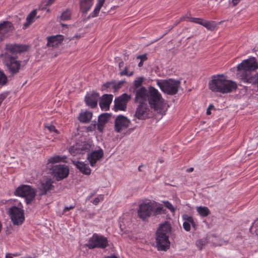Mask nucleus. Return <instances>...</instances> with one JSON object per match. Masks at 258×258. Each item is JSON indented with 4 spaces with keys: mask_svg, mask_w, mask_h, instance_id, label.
<instances>
[{
    "mask_svg": "<svg viewBox=\"0 0 258 258\" xmlns=\"http://www.w3.org/2000/svg\"><path fill=\"white\" fill-rule=\"evenodd\" d=\"M7 77L3 71L0 70V84L2 85H5L7 84Z\"/></svg>",
    "mask_w": 258,
    "mask_h": 258,
    "instance_id": "obj_35",
    "label": "nucleus"
},
{
    "mask_svg": "<svg viewBox=\"0 0 258 258\" xmlns=\"http://www.w3.org/2000/svg\"><path fill=\"white\" fill-rule=\"evenodd\" d=\"M128 67L126 66L125 67L124 69L120 72V73H119L120 75V76H133L134 75V72L132 71V72H129L128 71Z\"/></svg>",
    "mask_w": 258,
    "mask_h": 258,
    "instance_id": "obj_38",
    "label": "nucleus"
},
{
    "mask_svg": "<svg viewBox=\"0 0 258 258\" xmlns=\"http://www.w3.org/2000/svg\"><path fill=\"white\" fill-rule=\"evenodd\" d=\"M63 40V36L61 35L52 36L47 38V46L48 47H57Z\"/></svg>",
    "mask_w": 258,
    "mask_h": 258,
    "instance_id": "obj_26",
    "label": "nucleus"
},
{
    "mask_svg": "<svg viewBox=\"0 0 258 258\" xmlns=\"http://www.w3.org/2000/svg\"><path fill=\"white\" fill-rule=\"evenodd\" d=\"M62 26H66V25L62 24Z\"/></svg>",
    "mask_w": 258,
    "mask_h": 258,
    "instance_id": "obj_60",
    "label": "nucleus"
},
{
    "mask_svg": "<svg viewBox=\"0 0 258 258\" xmlns=\"http://www.w3.org/2000/svg\"><path fill=\"white\" fill-rule=\"evenodd\" d=\"M188 18H189V17H187L186 16H183L181 18H180L179 19V20H177L175 21V24H174V25L172 27L171 29L172 28H173L174 26H176L177 24H178L180 22H181V21L185 20V19H188L189 20V19Z\"/></svg>",
    "mask_w": 258,
    "mask_h": 258,
    "instance_id": "obj_45",
    "label": "nucleus"
},
{
    "mask_svg": "<svg viewBox=\"0 0 258 258\" xmlns=\"http://www.w3.org/2000/svg\"><path fill=\"white\" fill-rule=\"evenodd\" d=\"M239 2L238 0H232V3L233 6H236L239 3Z\"/></svg>",
    "mask_w": 258,
    "mask_h": 258,
    "instance_id": "obj_49",
    "label": "nucleus"
},
{
    "mask_svg": "<svg viewBox=\"0 0 258 258\" xmlns=\"http://www.w3.org/2000/svg\"><path fill=\"white\" fill-rule=\"evenodd\" d=\"M124 81H121L118 82L117 83H115L114 81V84H113V88L114 90H116L118 89H119L123 84L124 83Z\"/></svg>",
    "mask_w": 258,
    "mask_h": 258,
    "instance_id": "obj_39",
    "label": "nucleus"
},
{
    "mask_svg": "<svg viewBox=\"0 0 258 258\" xmlns=\"http://www.w3.org/2000/svg\"><path fill=\"white\" fill-rule=\"evenodd\" d=\"M164 213V210L161 207H158L155 209L154 215H158Z\"/></svg>",
    "mask_w": 258,
    "mask_h": 258,
    "instance_id": "obj_40",
    "label": "nucleus"
},
{
    "mask_svg": "<svg viewBox=\"0 0 258 258\" xmlns=\"http://www.w3.org/2000/svg\"><path fill=\"white\" fill-rule=\"evenodd\" d=\"M137 58L138 59L140 58L141 60H142V61H143L147 60V57L146 56V54H143V55L138 56Z\"/></svg>",
    "mask_w": 258,
    "mask_h": 258,
    "instance_id": "obj_47",
    "label": "nucleus"
},
{
    "mask_svg": "<svg viewBox=\"0 0 258 258\" xmlns=\"http://www.w3.org/2000/svg\"><path fill=\"white\" fill-rule=\"evenodd\" d=\"M113 84H114V81L107 82L103 85V87H105V88H109L111 85L113 86Z\"/></svg>",
    "mask_w": 258,
    "mask_h": 258,
    "instance_id": "obj_46",
    "label": "nucleus"
},
{
    "mask_svg": "<svg viewBox=\"0 0 258 258\" xmlns=\"http://www.w3.org/2000/svg\"><path fill=\"white\" fill-rule=\"evenodd\" d=\"M205 244V241L204 240L200 239L196 242V245L199 247L200 250H201L203 246Z\"/></svg>",
    "mask_w": 258,
    "mask_h": 258,
    "instance_id": "obj_41",
    "label": "nucleus"
},
{
    "mask_svg": "<svg viewBox=\"0 0 258 258\" xmlns=\"http://www.w3.org/2000/svg\"><path fill=\"white\" fill-rule=\"evenodd\" d=\"M244 82L250 83L252 85H255L257 86V90L258 91V74H255L250 78H248V80Z\"/></svg>",
    "mask_w": 258,
    "mask_h": 258,
    "instance_id": "obj_34",
    "label": "nucleus"
},
{
    "mask_svg": "<svg viewBox=\"0 0 258 258\" xmlns=\"http://www.w3.org/2000/svg\"><path fill=\"white\" fill-rule=\"evenodd\" d=\"M143 61H142V60H141L140 62L139 63L138 66H139V67H141L143 66Z\"/></svg>",
    "mask_w": 258,
    "mask_h": 258,
    "instance_id": "obj_55",
    "label": "nucleus"
},
{
    "mask_svg": "<svg viewBox=\"0 0 258 258\" xmlns=\"http://www.w3.org/2000/svg\"><path fill=\"white\" fill-rule=\"evenodd\" d=\"M155 209V204L150 202L141 204L138 211V216L143 220H145L152 215Z\"/></svg>",
    "mask_w": 258,
    "mask_h": 258,
    "instance_id": "obj_10",
    "label": "nucleus"
},
{
    "mask_svg": "<svg viewBox=\"0 0 258 258\" xmlns=\"http://www.w3.org/2000/svg\"><path fill=\"white\" fill-rule=\"evenodd\" d=\"M144 81L143 77H139L136 80H135L134 82V86L136 89H138V88L141 86L142 85L143 82Z\"/></svg>",
    "mask_w": 258,
    "mask_h": 258,
    "instance_id": "obj_37",
    "label": "nucleus"
},
{
    "mask_svg": "<svg viewBox=\"0 0 258 258\" xmlns=\"http://www.w3.org/2000/svg\"><path fill=\"white\" fill-rule=\"evenodd\" d=\"M103 197L100 195L99 197L96 198L93 201V204L95 205H97L101 201H103Z\"/></svg>",
    "mask_w": 258,
    "mask_h": 258,
    "instance_id": "obj_44",
    "label": "nucleus"
},
{
    "mask_svg": "<svg viewBox=\"0 0 258 258\" xmlns=\"http://www.w3.org/2000/svg\"><path fill=\"white\" fill-rule=\"evenodd\" d=\"M209 88L213 92L228 93L236 90L237 84L228 80L223 75L213 76L209 83Z\"/></svg>",
    "mask_w": 258,
    "mask_h": 258,
    "instance_id": "obj_1",
    "label": "nucleus"
},
{
    "mask_svg": "<svg viewBox=\"0 0 258 258\" xmlns=\"http://www.w3.org/2000/svg\"><path fill=\"white\" fill-rule=\"evenodd\" d=\"M66 158L65 157H61L59 155H56L53 157H51L48 160V164L49 163H55L61 161L66 162L64 160Z\"/></svg>",
    "mask_w": 258,
    "mask_h": 258,
    "instance_id": "obj_33",
    "label": "nucleus"
},
{
    "mask_svg": "<svg viewBox=\"0 0 258 258\" xmlns=\"http://www.w3.org/2000/svg\"><path fill=\"white\" fill-rule=\"evenodd\" d=\"M197 211L201 216L204 217L208 216L210 214V211L207 207H198Z\"/></svg>",
    "mask_w": 258,
    "mask_h": 258,
    "instance_id": "obj_32",
    "label": "nucleus"
},
{
    "mask_svg": "<svg viewBox=\"0 0 258 258\" xmlns=\"http://www.w3.org/2000/svg\"><path fill=\"white\" fill-rule=\"evenodd\" d=\"M92 117V112L90 111H86L80 114L79 120L82 122L87 123L90 121Z\"/></svg>",
    "mask_w": 258,
    "mask_h": 258,
    "instance_id": "obj_30",
    "label": "nucleus"
},
{
    "mask_svg": "<svg viewBox=\"0 0 258 258\" xmlns=\"http://www.w3.org/2000/svg\"><path fill=\"white\" fill-rule=\"evenodd\" d=\"M150 112L147 102H139L136 108L134 116L140 120H144L147 118Z\"/></svg>",
    "mask_w": 258,
    "mask_h": 258,
    "instance_id": "obj_12",
    "label": "nucleus"
},
{
    "mask_svg": "<svg viewBox=\"0 0 258 258\" xmlns=\"http://www.w3.org/2000/svg\"><path fill=\"white\" fill-rule=\"evenodd\" d=\"M142 165H141L139 167L138 169L139 171H141V168L142 167Z\"/></svg>",
    "mask_w": 258,
    "mask_h": 258,
    "instance_id": "obj_58",
    "label": "nucleus"
},
{
    "mask_svg": "<svg viewBox=\"0 0 258 258\" xmlns=\"http://www.w3.org/2000/svg\"><path fill=\"white\" fill-rule=\"evenodd\" d=\"M13 29V24L10 22L5 21L0 24V42L7 38Z\"/></svg>",
    "mask_w": 258,
    "mask_h": 258,
    "instance_id": "obj_16",
    "label": "nucleus"
},
{
    "mask_svg": "<svg viewBox=\"0 0 258 258\" xmlns=\"http://www.w3.org/2000/svg\"><path fill=\"white\" fill-rule=\"evenodd\" d=\"M81 37V36L80 35H75V36H74L73 38H72L71 39V40H72V39H74V38H76V39H80Z\"/></svg>",
    "mask_w": 258,
    "mask_h": 258,
    "instance_id": "obj_51",
    "label": "nucleus"
},
{
    "mask_svg": "<svg viewBox=\"0 0 258 258\" xmlns=\"http://www.w3.org/2000/svg\"><path fill=\"white\" fill-rule=\"evenodd\" d=\"M6 258H13L10 254H7L6 255Z\"/></svg>",
    "mask_w": 258,
    "mask_h": 258,
    "instance_id": "obj_54",
    "label": "nucleus"
},
{
    "mask_svg": "<svg viewBox=\"0 0 258 258\" xmlns=\"http://www.w3.org/2000/svg\"><path fill=\"white\" fill-rule=\"evenodd\" d=\"M99 95L98 93H88L85 96V101L86 104L93 108L97 106Z\"/></svg>",
    "mask_w": 258,
    "mask_h": 258,
    "instance_id": "obj_21",
    "label": "nucleus"
},
{
    "mask_svg": "<svg viewBox=\"0 0 258 258\" xmlns=\"http://www.w3.org/2000/svg\"><path fill=\"white\" fill-rule=\"evenodd\" d=\"M258 68V62L254 57H251L245 59L237 67V71L240 79L243 82L251 77V72L254 71Z\"/></svg>",
    "mask_w": 258,
    "mask_h": 258,
    "instance_id": "obj_3",
    "label": "nucleus"
},
{
    "mask_svg": "<svg viewBox=\"0 0 258 258\" xmlns=\"http://www.w3.org/2000/svg\"><path fill=\"white\" fill-rule=\"evenodd\" d=\"M45 127L47 128L50 132H54L58 134V132L56 130L55 127L53 125H45Z\"/></svg>",
    "mask_w": 258,
    "mask_h": 258,
    "instance_id": "obj_42",
    "label": "nucleus"
},
{
    "mask_svg": "<svg viewBox=\"0 0 258 258\" xmlns=\"http://www.w3.org/2000/svg\"><path fill=\"white\" fill-rule=\"evenodd\" d=\"M171 230L170 224L168 222L160 225L156 233V247L158 250L166 251L169 249V235Z\"/></svg>",
    "mask_w": 258,
    "mask_h": 258,
    "instance_id": "obj_2",
    "label": "nucleus"
},
{
    "mask_svg": "<svg viewBox=\"0 0 258 258\" xmlns=\"http://www.w3.org/2000/svg\"><path fill=\"white\" fill-rule=\"evenodd\" d=\"M112 98L113 96L110 94H104L102 96L99 102V105L102 110L106 111L109 109Z\"/></svg>",
    "mask_w": 258,
    "mask_h": 258,
    "instance_id": "obj_24",
    "label": "nucleus"
},
{
    "mask_svg": "<svg viewBox=\"0 0 258 258\" xmlns=\"http://www.w3.org/2000/svg\"><path fill=\"white\" fill-rule=\"evenodd\" d=\"M157 84L162 92L168 95H174L178 92L180 81L172 79L158 80Z\"/></svg>",
    "mask_w": 258,
    "mask_h": 258,
    "instance_id": "obj_4",
    "label": "nucleus"
},
{
    "mask_svg": "<svg viewBox=\"0 0 258 258\" xmlns=\"http://www.w3.org/2000/svg\"><path fill=\"white\" fill-rule=\"evenodd\" d=\"M123 64H124V63H123V61H121V62H120L119 63V68H121V67H123Z\"/></svg>",
    "mask_w": 258,
    "mask_h": 258,
    "instance_id": "obj_52",
    "label": "nucleus"
},
{
    "mask_svg": "<svg viewBox=\"0 0 258 258\" xmlns=\"http://www.w3.org/2000/svg\"><path fill=\"white\" fill-rule=\"evenodd\" d=\"M53 181L50 179H47L41 181L38 186V189L40 191V196L46 195L50 190L54 188L52 185Z\"/></svg>",
    "mask_w": 258,
    "mask_h": 258,
    "instance_id": "obj_19",
    "label": "nucleus"
},
{
    "mask_svg": "<svg viewBox=\"0 0 258 258\" xmlns=\"http://www.w3.org/2000/svg\"><path fill=\"white\" fill-rule=\"evenodd\" d=\"M103 258H118V257L116 256H115V255L112 254L109 256H105Z\"/></svg>",
    "mask_w": 258,
    "mask_h": 258,
    "instance_id": "obj_50",
    "label": "nucleus"
},
{
    "mask_svg": "<svg viewBox=\"0 0 258 258\" xmlns=\"http://www.w3.org/2000/svg\"><path fill=\"white\" fill-rule=\"evenodd\" d=\"M214 107V105H213L212 104H210L208 108H210V109L211 110V109H213Z\"/></svg>",
    "mask_w": 258,
    "mask_h": 258,
    "instance_id": "obj_56",
    "label": "nucleus"
},
{
    "mask_svg": "<svg viewBox=\"0 0 258 258\" xmlns=\"http://www.w3.org/2000/svg\"><path fill=\"white\" fill-rule=\"evenodd\" d=\"M182 219L184 221L183 223V227L186 231H190V225L192 226L194 230L196 229L197 224L192 217L189 216L186 214H184L182 215Z\"/></svg>",
    "mask_w": 258,
    "mask_h": 258,
    "instance_id": "obj_23",
    "label": "nucleus"
},
{
    "mask_svg": "<svg viewBox=\"0 0 258 258\" xmlns=\"http://www.w3.org/2000/svg\"><path fill=\"white\" fill-rule=\"evenodd\" d=\"M1 56L11 75L19 73L21 67L20 61L16 60L14 57L7 53L1 54Z\"/></svg>",
    "mask_w": 258,
    "mask_h": 258,
    "instance_id": "obj_7",
    "label": "nucleus"
},
{
    "mask_svg": "<svg viewBox=\"0 0 258 258\" xmlns=\"http://www.w3.org/2000/svg\"><path fill=\"white\" fill-rule=\"evenodd\" d=\"M190 22L200 24L208 30L214 31L217 27V23L215 21H206L203 19L196 18H188Z\"/></svg>",
    "mask_w": 258,
    "mask_h": 258,
    "instance_id": "obj_17",
    "label": "nucleus"
},
{
    "mask_svg": "<svg viewBox=\"0 0 258 258\" xmlns=\"http://www.w3.org/2000/svg\"><path fill=\"white\" fill-rule=\"evenodd\" d=\"M121 1H123V0H120Z\"/></svg>",
    "mask_w": 258,
    "mask_h": 258,
    "instance_id": "obj_61",
    "label": "nucleus"
},
{
    "mask_svg": "<svg viewBox=\"0 0 258 258\" xmlns=\"http://www.w3.org/2000/svg\"><path fill=\"white\" fill-rule=\"evenodd\" d=\"M193 170H194V168L191 167L188 169V171L191 172L193 171Z\"/></svg>",
    "mask_w": 258,
    "mask_h": 258,
    "instance_id": "obj_57",
    "label": "nucleus"
},
{
    "mask_svg": "<svg viewBox=\"0 0 258 258\" xmlns=\"http://www.w3.org/2000/svg\"><path fill=\"white\" fill-rule=\"evenodd\" d=\"M164 101L161 94L156 88L152 86L149 87L148 102L151 108L155 111L160 110L163 106Z\"/></svg>",
    "mask_w": 258,
    "mask_h": 258,
    "instance_id": "obj_5",
    "label": "nucleus"
},
{
    "mask_svg": "<svg viewBox=\"0 0 258 258\" xmlns=\"http://www.w3.org/2000/svg\"><path fill=\"white\" fill-rule=\"evenodd\" d=\"M90 145L85 142L77 143L71 147L69 149V152L73 156L77 154H84L90 150Z\"/></svg>",
    "mask_w": 258,
    "mask_h": 258,
    "instance_id": "obj_14",
    "label": "nucleus"
},
{
    "mask_svg": "<svg viewBox=\"0 0 258 258\" xmlns=\"http://www.w3.org/2000/svg\"><path fill=\"white\" fill-rule=\"evenodd\" d=\"M131 96L126 93L123 94L114 100V107L116 110L124 111L126 108L127 103L131 100Z\"/></svg>",
    "mask_w": 258,
    "mask_h": 258,
    "instance_id": "obj_15",
    "label": "nucleus"
},
{
    "mask_svg": "<svg viewBox=\"0 0 258 258\" xmlns=\"http://www.w3.org/2000/svg\"><path fill=\"white\" fill-rule=\"evenodd\" d=\"M16 196L24 198L27 204H29L36 196V190L28 185H21L14 191Z\"/></svg>",
    "mask_w": 258,
    "mask_h": 258,
    "instance_id": "obj_6",
    "label": "nucleus"
},
{
    "mask_svg": "<svg viewBox=\"0 0 258 258\" xmlns=\"http://www.w3.org/2000/svg\"><path fill=\"white\" fill-rule=\"evenodd\" d=\"M73 163L80 170V172L86 175H89L91 173V169L88 165L84 162L78 161H73Z\"/></svg>",
    "mask_w": 258,
    "mask_h": 258,
    "instance_id": "obj_28",
    "label": "nucleus"
},
{
    "mask_svg": "<svg viewBox=\"0 0 258 258\" xmlns=\"http://www.w3.org/2000/svg\"><path fill=\"white\" fill-rule=\"evenodd\" d=\"M206 113H207V115H210L211 114V112L210 108H207V112Z\"/></svg>",
    "mask_w": 258,
    "mask_h": 258,
    "instance_id": "obj_53",
    "label": "nucleus"
},
{
    "mask_svg": "<svg viewBox=\"0 0 258 258\" xmlns=\"http://www.w3.org/2000/svg\"><path fill=\"white\" fill-rule=\"evenodd\" d=\"M111 115L107 113H102L98 117L97 130L100 132H102L106 123H107L110 118Z\"/></svg>",
    "mask_w": 258,
    "mask_h": 258,
    "instance_id": "obj_27",
    "label": "nucleus"
},
{
    "mask_svg": "<svg viewBox=\"0 0 258 258\" xmlns=\"http://www.w3.org/2000/svg\"><path fill=\"white\" fill-rule=\"evenodd\" d=\"M8 213L14 225L20 226L25 220L24 211L16 206H12L8 211Z\"/></svg>",
    "mask_w": 258,
    "mask_h": 258,
    "instance_id": "obj_8",
    "label": "nucleus"
},
{
    "mask_svg": "<svg viewBox=\"0 0 258 258\" xmlns=\"http://www.w3.org/2000/svg\"><path fill=\"white\" fill-rule=\"evenodd\" d=\"M74 208V206H71L70 207H67L64 208V212H66V211H69L70 210H72V209H73Z\"/></svg>",
    "mask_w": 258,
    "mask_h": 258,
    "instance_id": "obj_48",
    "label": "nucleus"
},
{
    "mask_svg": "<svg viewBox=\"0 0 258 258\" xmlns=\"http://www.w3.org/2000/svg\"><path fill=\"white\" fill-rule=\"evenodd\" d=\"M29 46L20 44H7L5 49L12 53H21L28 50Z\"/></svg>",
    "mask_w": 258,
    "mask_h": 258,
    "instance_id": "obj_20",
    "label": "nucleus"
},
{
    "mask_svg": "<svg viewBox=\"0 0 258 258\" xmlns=\"http://www.w3.org/2000/svg\"><path fill=\"white\" fill-rule=\"evenodd\" d=\"M94 194H91V195H90V197H89V199H90V198H91L92 197H93V196L94 195Z\"/></svg>",
    "mask_w": 258,
    "mask_h": 258,
    "instance_id": "obj_59",
    "label": "nucleus"
},
{
    "mask_svg": "<svg viewBox=\"0 0 258 258\" xmlns=\"http://www.w3.org/2000/svg\"><path fill=\"white\" fill-rule=\"evenodd\" d=\"M131 124V121L126 116L119 115L116 117L114 122V131L120 133L127 128Z\"/></svg>",
    "mask_w": 258,
    "mask_h": 258,
    "instance_id": "obj_13",
    "label": "nucleus"
},
{
    "mask_svg": "<svg viewBox=\"0 0 258 258\" xmlns=\"http://www.w3.org/2000/svg\"><path fill=\"white\" fill-rule=\"evenodd\" d=\"M71 16V13L70 11L67 10L62 13L60 16V19L62 20H68L70 19Z\"/></svg>",
    "mask_w": 258,
    "mask_h": 258,
    "instance_id": "obj_36",
    "label": "nucleus"
},
{
    "mask_svg": "<svg viewBox=\"0 0 258 258\" xmlns=\"http://www.w3.org/2000/svg\"><path fill=\"white\" fill-rule=\"evenodd\" d=\"M37 14V10H33L27 16L26 19V22L24 24L25 27H28L34 21L35 17Z\"/></svg>",
    "mask_w": 258,
    "mask_h": 258,
    "instance_id": "obj_31",
    "label": "nucleus"
},
{
    "mask_svg": "<svg viewBox=\"0 0 258 258\" xmlns=\"http://www.w3.org/2000/svg\"><path fill=\"white\" fill-rule=\"evenodd\" d=\"M105 0H98V3L95 7L93 12L91 13L87 17L84 18L82 19L83 21H86L91 18H94L96 17L100 12L101 7L103 6Z\"/></svg>",
    "mask_w": 258,
    "mask_h": 258,
    "instance_id": "obj_29",
    "label": "nucleus"
},
{
    "mask_svg": "<svg viewBox=\"0 0 258 258\" xmlns=\"http://www.w3.org/2000/svg\"><path fill=\"white\" fill-rule=\"evenodd\" d=\"M94 0H80V11L83 16H85L90 10L93 4Z\"/></svg>",
    "mask_w": 258,
    "mask_h": 258,
    "instance_id": "obj_25",
    "label": "nucleus"
},
{
    "mask_svg": "<svg viewBox=\"0 0 258 258\" xmlns=\"http://www.w3.org/2000/svg\"><path fill=\"white\" fill-rule=\"evenodd\" d=\"M86 246L89 249L95 248L104 249L108 246V241L106 237L97 234H94L89 239Z\"/></svg>",
    "mask_w": 258,
    "mask_h": 258,
    "instance_id": "obj_9",
    "label": "nucleus"
},
{
    "mask_svg": "<svg viewBox=\"0 0 258 258\" xmlns=\"http://www.w3.org/2000/svg\"><path fill=\"white\" fill-rule=\"evenodd\" d=\"M103 156V152L102 150L92 152L88 155L87 159L89 161L90 164L92 166H94L97 161L100 160Z\"/></svg>",
    "mask_w": 258,
    "mask_h": 258,
    "instance_id": "obj_22",
    "label": "nucleus"
},
{
    "mask_svg": "<svg viewBox=\"0 0 258 258\" xmlns=\"http://www.w3.org/2000/svg\"><path fill=\"white\" fill-rule=\"evenodd\" d=\"M51 170H52V175L55 177L58 181L66 178L69 173V168L65 165L53 166Z\"/></svg>",
    "mask_w": 258,
    "mask_h": 258,
    "instance_id": "obj_11",
    "label": "nucleus"
},
{
    "mask_svg": "<svg viewBox=\"0 0 258 258\" xmlns=\"http://www.w3.org/2000/svg\"><path fill=\"white\" fill-rule=\"evenodd\" d=\"M135 102H147L148 99L149 90H147L145 87H141L135 91Z\"/></svg>",
    "mask_w": 258,
    "mask_h": 258,
    "instance_id": "obj_18",
    "label": "nucleus"
},
{
    "mask_svg": "<svg viewBox=\"0 0 258 258\" xmlns=\"http://www.w3.org/2000/svg\"><path fill=\"white\" fill-rule=\"evenodd\" d=\"M164 206L167 208L169 209L171 211H172V212H174V209L173 206L168 201H165V202H164Z\"/></svg>",
    "mask_w": 258,
    "mask_h": 258,
    "instance_id": "obj_43",
    "label": "nucleus"
}]
</instances>
